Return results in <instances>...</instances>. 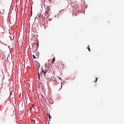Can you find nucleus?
<instances>
[{
	"mask_svg": "<svg viewBox=\"0 0 124 124\" xmlns=\"http://www.w3.org/2000/svg\"><path fill=\"white\" fill-rule=\"evenodd\" d=\"M54 84H55V85H56L57 84H58V83L56 81H54Z\"/></svg>",
	"mask_w": 124,
	"mask_h": 124,
	"instance_id": "obj_6",
	"label": "nucleus"
},
{
	"mask_svg": "<svg viewBox=\"0 0 124 124\" xmlns=\"http://www.w3.org/2000/svg\"><path fill=\"white\" fill-rule=\"evenodd\" d=\"M32 56L33 59H35V56L34 55H33Z\"/></svg>",
	"mask_w": 124,
	"mask_h": 124,
	"instance_id": "obj_7",
	"label": "nucleus"
},
{
	"mask_svg": "<svg viewBox=\"0 0 124 124\" xmlns=\"http://www.w3.org/2000/svg\"><path fill=\"white\" fill-rule=\"evenodd\" d=\"M38 75L39 77V79H40V74H39V72H38Z\"/></svg>",
	"mask_w": 124,
	"mask_h": 124,
	"instance_id": "obj_5",
	"label": "nucleus"
},
{
	"mask_svg": "<svg viewBox=\"0 0 124 124\" xmlns=\"http://www.w3.org/2000/svg\"><path fill=\"white\" fill-rule=\"evenodd\" d=\"M36 45H38L37 44H36Z\"/></svg>",
	"mask_w": 124,
	"mask_h": 124,
	"instance_id": "obj_16",
	"label": "nucleus"
},
{
	"mask_svg": "<svg viewBox=\"0 0 124 124\" xmlns=\"http://www.w3.org/2000/svg\"><path fill=\"white\" fill-rule=\"evenodd\" d=\"M98 80V78H96V79H95V81H94V82H96L97 80Z\"/></svg>",
	"mask_w": 124,
	"mask_h": 124,
	"instance_id": "obj_8",
	"label": "nucleus"
},
{
	"mask_svg": "<svg viewBox=\"0 0 124 124\" xmlns=\"http://www.w3.org/2000/svg\"><path fill=\"white\" fill-rule=\"evenodd\" d=\"M58 77L59 78V79L61 80V79L60 77L59 78L58 76Z\"/></svg>",
	"mask_w": 124,
	"mask_h": 124,
	"instance_id": "obj_10",
	"label": "nucleus"
},
{
	"mask_svg": "<svg viewBox=\"0 0 124 124\" xmlns=\"http://www.w3.org/2000/svg\"><path fill=\"white\" fill-rule=\"evenodd\" d=\"M31 14H32V13H31Z\"/></svg>",
	"mask_w": 124,
	"mask_h": 124,
	"instance_id": "obj_14",
	"label": "nucleus"
},
{
	"mask_svg": "<svg viewBox=\"0 0 124 124\" xmlns=\"http://www.w3.org/2000/svg\"><path fill=\"white\" fill-rule=\"evenodd\" d=\"M32 109V107H31V108H30V109L31 110Z\"/></svg>",
	"mask_w": 124,
	"mask_h": 124,
	"instance_id": "obj_12",
	"label": "nucleus"
},
{
	"mask_svg": "<svg viewBox=\"0 0 124 124\" xmlns=\"http://www.w3.org/2000/svg\"><path fill=\"white\" fill-rule=\"evenodd\" d=\"M49 120H50V119L51 118V117L50 116V115H49Z\"/></svg>",
	"mask_w": 124,
	"mask_h": 124,
	"instance_id": "obj_9",
	"label": "nucleus"
},
{
	"mask_svg": "<svg viewBox=\"0 0 124 124\" xmlns=\"http://www.w3.org/2000/svg\"><path fill=\"white\" fill-rule=\"evenodd\" d=\"M60 89H59V90H60Z\"/></svg>",
	"mask_w": 124,
	"mask_h": 124,
	"instance_id": "obj_15",
	"label": "nucleus"
},
{
	"mask_svg": "<svg viewBox=\"0 0 124 124\" xmlns=\"http://www.w3.org/2000/svg\"><path fill=\"white\" fill-rule=\"evenodd\" d=\"M55 58L54 57L53 58V59L52 61L53 63H54V62H55Z\"/></svg>",
	"mask_w": 124,
	"mask_h": 124,
	"instance_id": "obj_3",
	"label": "nucleus"
},
{
	"mask_svg": "<svg viewBox=\"0 0 124 124\" xmlns=\"http://www.w3.org/2000/svg\"><path fill=\"white\" fill-rule=\"evenodd\" d=\"M50 9L48 6L46 8L45 13L46 14H48L50 11Z\"/></svg>",
	"mask_w": 124,
	"mask_h": 124,
	"instance_id": "obj_1",
	"label": "nucleus"
},
{
	"mask_svg": "<svg viewBox=\"0 0 124 124\" xmlns=\"http://www.w3.org/2000/svg\"><path fill=\"white\" fill-rule=\"evenodd\" d=\"M63 12V10H60V12Z\"/></svg>",
	"mask_w": 124,
	"mask_h": 124,
	"instance_id": "obj_11",
	"label": "nucleus"
},
{
	"mask_svg": "<svg viewBox=\"0 0 124 124\" xmlns=\"http://www.w3.org/2000/svg\"><path fill=\"white\" fill-rule=\"evenodd\" d=\"M87 49H88V50L89 51H90V48H89V45H88V46L87 47Z\"/></svg>",
	"mask_w": 124,
	"mask_h": 124,
	"instance_id": "obj_4",
	"label": "nucleus"
},
{
	"mask_svg": "<svg viewBox=\"0 0 124 124\" xmlns=\"http://www.w3.org/2000/svg\"><path fill=\"white\" fill-rule=\"evenodd\" d=\"M61 88L62 87V84H61Z\"/></svg>",
	"mask_w": 124,
	"mask_h": 124,
	"instance_id": "obj_13",
	"label": "nucleus"
},
{
	"mask_svg": "<svg viewBox=\"0 0 124 124\" xmlns=\"http://www.w3.org/2000/svg\"><path fill=\"white\" fill-rule=\"evenodd\" d=\"M43 73H44V75H45V74L46 73V71H44V70H43L42 72L40 73V74H41V75Z\"/></svg>",
	"mask_w": 124,
	"mask_h": 124,
	"instance_id": "obj_2",
	"label": "nucleus"
}]
</instances>
